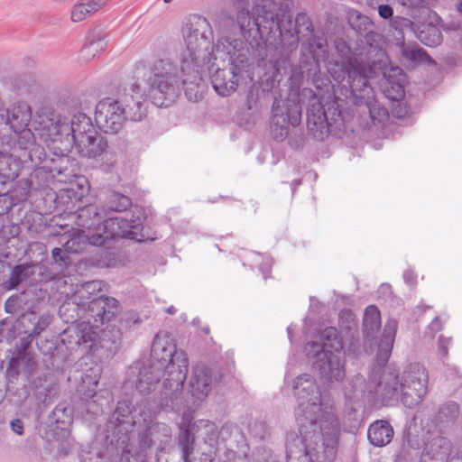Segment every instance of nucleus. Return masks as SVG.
<instances>
[{
  "mask_svg": "<svg viewBox=\"0 0 462 462\" xmlns=\"http://www.w3.org/2000/svg\"><path fill=\"white\" fill-rule=\"evenodd\" d=\"M185 50L180 54V72L169 59L153 62L147 79L148 95L159 107L169 106L180 96L182 88L189 100L201 97L199 88L205 69L211 70L216 54L214 33L209 22L201 15H191L181 28Z\"/></svg>",
  "mask_w": 462,
  "mask_h": 462,
  "instance_id": "obj_1",
  "label": "nucleus"
},
{
  "mask_svg": "<svg viewBox=\"0 0 462 462\" xmlns=\"http://www.w3.org/2000/svg\"><path fill=\"white\" fill-rule=\"evenodd\" d=\"M429 376L426 368L420 363H411L405 366L401 376L393 370L388 369L376 381L373 375L366 384L361 376H356L345 389L346 398L359 399L367 387L368 394L383 404L400 397L402 404L408 408L419 405L428 391Z\"/></svg>",
  "mask_w": 462,
  "mask_h": 462,
  "instance_id": "obj_2",
  "label": "nucleus"
},
{
  "mask_svg": "<svg viewBox=\"0 0 462 462\" xmlns=\"http://www.w3.org/2000/svg\"><path fill=\"white\" fill-rule=\"evenodd\" d=\"M292 389L298 404L299 430L311 427L315 430H341L333 402L321 392L313 376L300 374L293 381Z\"/></svg>",
  "mask_w": 462,
  "mask_h": 462,
  "instance_id": "obj_3",
  "label": "nucleus"
},
{
  "mask_svg": "<svg viewBox=\"0 0 462 462\" xmlns=\"http://www.w3.org/2000/svg\"><path fill=\"white\" fill-rule=\"evenodd\" d=\"M148 104L141 86L133 83L129 88L119 92L116 97H104L95 107V121L104 132L119 133L127 120L141 122L147 116Z\"/></svg>",
  "mask_w": 462,
  "mask_h": 462,
  "instance_id": "obj_4",
  "label": "nucleus"
},
{
  "mask_svg": "<svg viewBox=\"0 0 462 462\" xmlns=\"http://www.w3.org/2000/svg\"><path fill=\"white\" fill-rule=\"evenodd\" d=\"M220 60L222 67L218 64L211 76V83L216 92L227 97L235 92L238 86L250 77V51L239 39L230 41L227 38L220 39L216 44V54L213 59Z\"/></svg>",
  "mask_w": 462,
  "mask_h": 462,
  "instance_id": "obj_5",
  "label": "nucleus"
},
{
  "mask_svg": "<svg viewBox=\"0 0 462 462\" xmlns=\"http://www.w3.org/2000/svg\"><path fill=\"white\" fill-rule=\"evenodd\" d=\"M286 438L287 462H334L341 430H299Z\"/></svg>",
  "mask_w": 462,
  "mask_h": 462,
  "instance_id": "obj_6",
  "label": "nucleus"
},
{
  "mask_svg": "<svg viewBox=\"0 0 462 462\" xmlns=\"http://www.w3.org/2000/svg\"><path fill=\"white\" fill-rule=\"evenodd\" d=\"M322 343L309 342L305 351L315 359L313 367L329 382H340L346 376L344 343L336 328H326L321 333Z\"/></svg>",
  "mask_w": 462,
  "mask_h": 462,
  "instance_id": "obj_7",
  "label": "nucleus"
},
{
  "mask_svg": "<svg viewBox=\"0 0 462 462\" xmlns=\"http://www.w3.org/2000/svg\"><path fill=\"white\" fill-rule=\"evenodd\" d=\"M152 356L161 365L167 363L163 376V387L176 394L182 391L188 374L189 360L183 351H177L174 339L165 331L156 334Z\"/></svg>",
  "mask_w": 462,
  "mask_h": 462,
  "instance_id": "obj_8",
  "label": "nucleus"
},
{
  "mask_svg": "<svg viewBox=\"0 0 462 462\" xmlns=\"http://www.w3.org/2000/svg\"><path fill=\"white\" fill-rule=\"evenodd\" d=\"M217 439V427L208 420H198L189 429H180L178 447L182 461L214 462Z\"/></svg>",
  "mask_w": 462,
  "mask_h": 462,
  "instance_id": "obj_9",
  "label": "nucleus"
},
{
  "mask_svg": "<svg viewBox=\"0 0 462 462\" xmlns=\"http://www.w3.org/2000/svg\"><path fill=\"white\" fill-rule=\"evenodd\" d=\"M374 65L366 60H350L341 64L338 70L333 69L331 76L339 84L341 94L346 98H353L356 105H362L363 100L374 95L368 79L377 76L381 69Z\"/></svg>",
  "mask_w": 462,
  "mask_h": 462,
  "instance_id": "obj_10",
  "label": "nucleus"
},
{
  "mask_svg": "<svg viewBox=\"0 0 462 462\" xmlns=\"http://www.w3.org/2000/svg\"><path fill=\"white\" fill-rule=\"evenodd\" d=\"M306 117L308 133L314 139L324 140L328 134L340 137L345 132V119L336 99L324 105L313 96L309 101Z\"/></svg>",
  "mask_w": 462,
  "mask_h": 462,
  "instance_id": "obj_11",
  "label": "nucleus"
},
{
  "mask_svg": "<svg viewBox=\"0 0 462 462\" xmlns=\"http://www.w3.org/2000/svg\"><path fill=\"white\" fill-rule=\"evenodd\" d=\"M118 313V302L115 298L104 297L93 298L88 302V307L83 309L78 316L83 319L82 321L89 322L94 330L98 332V337L106 346L108 342L116 343L119 337V330H112V336L109 337L107 328L108 323L113 320Z\"/></svg>",
  "mask_w": 462,
  "mask_h": 462,
  "instance_id": "obj_12",
  "label": "nucleus"
},
{
  "mask_svg": "<svg viewBox=\"0 0 462 462\" xmlns=\"http://www.w3.org/2000/svg\"><path fill=\"white\" fill-rule=\"evenodd\" d=\"M104 234L97 233L88 236V243L95 246L104 245L107 240L115 237H123L136 242L153 240L150 238L141 226L140 223L127 218L111 217L104 220Z\"/></svg>",
  "mask_w": 462,
  "mask_h": 462,
  "instance_id": "obj_13",
  "label": "nucleus"
},
{
  "mask_svg": "<svg viewBox=\"0 0 462 462\" xmlns=\"http://www.w3.org/2000/svg\"><path fill=\"white\" fill-rule=\"evenodd\" d=\"M79 168L76 159L67 154H54L45 162L43 166L37 168L30 175L25 184L32 188L34 185V180L42 174H49L59 182L71 181L79 176Z\"/></svg>",
  "mask_w": 462,
  "mask_h": 462,
  "instance_id": "obj_14",
  "label": "nucleus"
},
{
  "mask_svg": "<svg viewBox=\"0 0 462 462\" xmlns=\"http://www.w3.org/2000/svg\"><path fill=\"white\" fill-rule=\"evenodd\" d=\"M270 122L271 134L274 140L282 142L289 134V125L297 126L301 120V110L298 104L275 100Z\"/></svg>",
  "mask_w": 462,
  "mask_h": 462,
  "instance_id": "obj_15",
  "label": "nucleus"
},
{
  "mask_svg": "<svg viewBox=\"0 0 462 462\" xmlns=\"http://www.w3.org/2000/svg\"><path fill=\"white\" fill-rule=\"evenodd\" d=\"M61 342L70 350L82 347L85 352L91 354H95L99 348L108 347L98 337V332L87 321L67 328L61 334Z\"/></svg>",
  "mask_w": 462,
  "mask_h": 462,
  "instance_id": "obj_16",
  "label": "nucleus"
},
{
  "mask_svg": "<svg viewBox=\"0 0 462 462\" xmlns=\"http://www.w3.org/2000/svg\"><path fill=\"white\" fill-rule=\"evenodd\" d=\"M82 157L95 159L106 167L107 170L115 167L118 162L117 152L108 145L106 137L96 131L95 134L86 137L76 145Z\"/></svg>",
  "mask_w": 462,
  "mask_h": 462,
  "instance_id": "obj_17",
  "label": "nucleus"
},
{
  "mask_svg": "<svg viewBox=\"0 0 462 462\" xmlns=\"http://www.w3.org/2000/svg\"><path fill=\"white\" fill-rule=\"evenodd\" d=\"M96 127L91 118L85 113L74 114L69 123L59 120L57 124V134L60 135H71L75 146L81 143L86 137L96 134Z\"/></svg>",
  "mask_w": 462,
  "mask_h": 462,
  "instance_id": "obj_18",
  "label": "nucleus"
},
{
  "mask_svg": "<svg viewBox=\"0 0 462 462\" xmlns=\"http://www.w3.org/2000/svg\"><path fill=\"white\" fill-rule=\"evenodd\" d=\"M383 77V87L387 97L393 100H400L404 97V86L406 74L397 66H388L387 60L382 69L378 70Z\"/></svg>",
  "mask_w": 462,
  "mask_h": 462,
  "instance_id": "obj_19",
  "label": "nucleus"
},
{
  "mask_svg": "<svg viewBox=\"0 0 462 462\" xmlns=\"http://www.w3.org/2000/svg\"><path fill=\"white\" fill-rule=\"evenodd\" d=\"M423 445V462H459L458 457H450L451 443L444 437L435 436Z\"/></svg>",
  "mask_w": 462,
  "mask_h": 462,
  "instance_id": "obj_20",
  "label": "nucleus"
},
{
  "mask_svg": "<svg viewBox=\"0 0 462 462\" xmlns=\"http://www.w3.org/2000/svg\"><path fill=\"white\" fill-rule=\"evenodd\" d=\"M101 291V282L99 281H91L81 284L77 288L69 301L63 304L60 310L62 312L64 310H68L70 306L73 310H77L78 313H81L83 309L88 307V302L93 298H98V293Z\"/></svg>",
  "mask_w": 462,
  "mask_h": 462,
  "instance_id": "obj_21",
  "label": "nucleus"
},
{
  "mask_svg": "<svg viewBox=\"0 0 462 462\" xmlns=\"http://www.w3.org/2000/svg\"><path fill=\"white\" fill-rule=\"evenodd\" d=\"M212 390L210 371L202 365L194 367L189 381V393L194 402H203Z\"/></svg>",
  "mask_w": 462,
  "mask_h": 462,
  "instance_id": "obj_22",
  "label": "nucleus"
},
{
  "mask_svg": "<svg viewBox=\"0 0 462 462\" xmlns=\"http://www.w3.org/2000/svg\"><path fill=\"white\" fill-rule=\"evenodd\" d=\"M20 162L12 154L0 152V197H5L17 178Z\"/></svg>",
  "mask_w": 462,
  "mask_h": 462,
  "instance_id": "obj_23",
  "label": "nucleus"
},
{
  "mask_svg": "<svg viewBox=\"0 0 462 462\" xmlns=\"http://www.w3.org/2000/svg\"><path fill=\"white\" fill-rule=\"evenodd\" d=\"M107 47L106 35L100 31L93 30L88 32L86 42L79 52V60L88 63Z\"/></svg>",
  "mask_w": 462,
  "mask_h": 462,
  "instance_id": "obj_24",
  "label": "nucleus"
},
{
  "mask_svg": "<svg viewBox=\"0 0 462 462\" xmlns=\"http://www.w3.org/2000/svg\"><path fill=\"white\" fill-rule=\"evenodd\" d=\"M363 36L369 48L366 52V61L374 63V66L377 68H383L384 61L388 60L387 55L383 49L384 42L383 35L374 29L371 30V32H367Z\"/></svg>",
  "mask_w": 462,
  "mask_h": 462,
  "instance_id": "obj_25",
  "label": "nucleus"
},
{
  "mask_svg": "<svg viewBox=\"0 0 462 462\" xmlns=\"http://www.w3.org/2000/svg\"><path fill=\"white\" fill-rule=\"evenodd\" d=\"M396 328L397 321L395 319H389L384 325L376 355V362L380 366L384 365L391 356Z\"/></svg>",
  "mask_w": 462,
  "mask_h": 462,
  "instance_id": "obj_26",
  "label": "nucleus"
},
{
  "mask_svg": "<svg viewBox=\"0 0 462 462\" xmlns=\"http://www.w3.org/2000/svg\"><path fill=\"white\" fill-rule=\"evenodd\" d=\"M31 107L24 102L11 105L5 115V123L14 131H20L27 125L31 120Z\"/></svg>",
  "mask_w": 462,
  "mask_h": 462,
  "instance_id": "obj_27",
  "label": "nucleus"
},
{
  "mask_svg": "<svg viewBox=\"0 0 462 462\" xmlns=\"http://www.w3.org/2000/svg\"><path fill=\"white\" fill-rule=\"evenodd\" d=\"M135 380V388L141 394H148L153 391L161 376L160 368L154 365L142 366L137 373Z\"/></svg>",
  "mask_w": 462,
  "mask_h": 462,
  "instance_id": "obj_28",
  "label": "nucleus"
},
{
  "mask_svg": "<svg viewBox=\"0 0 462 462\" xmlns=\"http://www.w3.org/2000/svg\"><path fill=\"white\" fill-rule=\"evenodd\" d=\"M370 443L375 447H384L393 437V430L386 420H376L372 423L367 431Z\"/></svg>",
  "mask_w": 462,
  "mask_h": 462,
  "instance_id": "obj_29",
  "label": "nucleus"
},
{
  "mask_svg": "<svg viewBox=\"0 0 462 462\" xmlns=\"http://www.w3.org/2000/svg\"><path fill=\"white\" fill-rule=\"evenodd\" d=\"M82 182H72L68 181L69 183V187L60 189L59 194H53L54 199H52V202H57L59 199L61 202H79L84 198V196L88 193V188L86 185L87 180L84 178H79Z\"/></svg>",
  "mask_w": 462,
  "mask_h": 462,
  "instance_id": "obj_30",
  "label": "nucleus"
},
{
  "mask_svg": "<svg viewBox=\"0 0 462 462\" xmlns=\"http://www.w3.org/2000/svg\"><path fill=\"white\" fill-rule=\"evenodd\" d=\"M415 34L420 42L429 47H437L443 40L440 29L431 23L417 26Z\"/></svg>",
  "mask_w": 462,
  "mask_h": 462,
  "instance_id": "obj_31",
  "label": "nucleus"
},
{
  "mask_svg": "<svg viewBox=\"0 0 462 462\" xmlns=\"http://www.w3.org/2000/svg\"><path fill=\"white\" fill-rule=\"evenodd\" d=\"M115 415H116V420L121 422H125V419L120 420L119 417L127 418L128 415H131L133 424L141 422V419H139L138 416L142 418L144 423L152 420L151 412L143 411L141 407L132 409L125 401L118 402Z\"/></svg>",
  "mask_w": 462,
  "mask_h": 462,
  "instance_id": "obj_32",
  "label": "nucleus"
},
{
  "mask_svg": "<svg viewBox=\"0 0 462 462\" xmlns=\"http://www.w3.org/2000/svg\"><path fill=\"white\" fill-rule=\"evenodd\" d=\"M401 51L403 58L413 63L434 62L425 50L416 43H404L401 45Z\"/></svg>",
  "mask_w": 462,
  "mask_h": 462,
  "instance_id": "obj_33",
  "label": "nucleus"
},
{
  "mask_svg": "<svg viewBox=\"0 0 462 462\" xmlns=\"http://www.w3.org/2000/svg\"><path fill=\"white\" fill-rule=\"evenodd\" d=\"M381 326L380 311L374 305L368 306L364 313L363 328L366 337H373Z\"/></svg>",
  "mask_w": 462,
  "mask_h": 462,
  "instance_id": "obj_34",
  "label": "nucleus"
},
{
  "mask_svg": "<svg viewBox=\"0 0 462 462\" xmlns=\"http://www.w3.org/2000/svg\"><path fill=\"white\" fill-rule=\"evenodd\" d=\"M362 107V112H368L374 123H383L388 118V111L385 107L382 106L375 99L374 96L369 99L363 100L362 105H357Z\"/></svg>",
  "mask_w": 462,
  "mask_h": 462,
  "instance_id": "obj_35",
  "label": "nucleus"
},
{
  "mask_svg": "<svg viewBox=\"0 0 462 462\" xmlns=\"http://www.w3.org/2000/svg\"><path fill=\"white\" fill-rule=\"evenodd\" d=\"M308 42V46L314 60H325L328 56V42L327 40L321 36L315 34L314 32L309 36L305 37Z\"/></svg>",
  "mask_w": 462,
  "mask_h": 462,
  "instance_id": "obj_36",
  "label": "nucleus"
},
{
  "mask_svg": "<svg viewBox=\"0 0 462 462\" xmlns=\"http://www.w3.org/2000/svg\"><path fill=\"white\" fill-rule=\"evenodd\" d=\"M237 26L240 31L241 36L247 40L252 36V33L259 32V25L257 22L253 19L248 12H240L237 15Z\"/></svg>",
  "mask_w": 462,
  "mask_h": 462,
  "instance_id": "obj_37",
  "label": "nucleus"
},
{
  "mask_svg": "<svg viewBox=\"0 0 462 462\" xmlns=\"http://www.w3.org/2000/svg\"><path fill=\"white\" fill-rule=\"evenodd\" d=\"M349 23L351 27L360 35L371 32V30L375 29L374 23L372 20L358 12H353L349 15Z\"/></svg>",
  "mask_w": 462,
  "mask_h": 462,
  "instance_id": "obj_38",
  "label": "nucleus"
},
{
  "mask_svg": "<svg viewBox=\"0 0 462 462\" xmlns=\"http://www.w3.org/2000/svg\"><path fill=\"white\" fill-rule=\"evenodd\" d=\"M30 389L37 400L45 402L51 391V385L43 378H36L30 383Z\"/></svg>",
  "mask_w": 462,
  "mask_h": 462,
  "instance_id": "obj_39",
  "label": "nucleus"
},
{
  "mask_svg": "<svg viewBox=\"0 0 462 462\" xmlns=\"http://www.w3.org/2000/svg\"><path fill=\"white\" fill-rule=\"evenodd\" d=\"M295 31L301 37H307L314 32L312 23L305 13H299L295 18Z\"/></svg>",
  "mask_w": 462,
  "mask_h": 462,
  "instance_id": "obj_40",
  "label": "nucleus"
},
{
  "mask_svg": "<svg viewBox=\"0 0 462 462\" xmlns=\"http://www.w3.org/2000/svg\"><path fill=\"white\" fill-rule=\"evenodd\" d=\"M251 263L253 267H258L259 270L263 274L264 278H266L267 273L270 272L273 261L269 256H263L258 253H251Z\"/></svg>",
  "mask_w": 462,
  "mask_h": 462,
  "instance_id": "obj_41",
  "label": "nucleus"
},
{
  "mask_svg": "<svg viewBox=\"0 0 462 462\" xmlns=\"http://www.w3.org/2000/svg\"><path fill=\"white\" fill-rule=\"evenodd\" d=\"M339 327L346 329L352 336L353 332L356 331V321L354 314L349 310L341 311L339 314Z\"/></svg>",
  "mask_w": 462,
  "mask_h": 462,
  "instance_id": "obj_42",
  "label": "nucleus"
},
{
  "mask_svg": "<svg viewBox=\"0 0 462 462\" xmlns=\"http://www.w3.org/2000/svg\"><path fill=\"white\" fill-rule=\"evenodd\" d=\"M27 269L28 266L25 264L15 265L12 269L8 282L9 289H14L24 278L28 276L26 273Z\"/></svg>",
  "mask_w": 462,
  "mask_h": 462,
  "instance_id": "obj_43",
  "label": "nucleus"
},
{
  "mask_svg": "<svg viewBox=\"0 0 462 462\" xmlns=\"http://www.w3.org/2000/svg\"><path fill=\"white\" fill-rule=\"evenodd\" d=\"M392 25L402 33L410 31L415 33L417 26L408 18L396 16L393 19Z\"/></svg>",
  "mask_w": 462,
  "mask_h": 462,
  "instance_id": "obj_44",
  "label": "nucleus"
},
{
  "mask_svg": "<svg viewBox=\"0 0 462 462\" xmlns=\"http://www.w3.org/2000/svg\"><path fill=\"white\" fill-rule=\"evenodd\" d=\"M335 46L338 54L343 58L347 60L346 62L350 60H358L356 58L351 57V49L348 46L347 42L343 39H337L335 42Z\"/></svg>",
  "mask_w": 462,
  "mask_h": 462,
  "instance_id": "obj_45",
  "label": "nucleus"
},
{
  "mask_svg": "<svg viewBox=\"0 0 462 462\" xmlns=\"http://www.w3.org/2000/svg\"><path fill=\"white\" fill-rule=\"evenodd\" d=\"M91 15L85 3L78 4L73 6L71 11V20L75 23L83 21L87 16Z\"/></svg>",
  "mask_w": 462,
  "mask_h": 462,
  "instance_id": "obj_46",
  "label": "nucleus"
},
{
  "mask_svg": "<svg viewBox=\"0 0 462 462\" xmlns=\"http://www.w3.org/2000/svg\"><path fill=\"white\" fill-rule=\"evenodd\" d=\"M459 412V407L456 402H447L440 410V413L447 419H455Z\"/></svg>",
  "mask_w": 462,
  "mask_h": 462,
  "instance_id": "obj_47",
  "label": "nucleus"
},
{
  "mask_svg": "<svg viewBox=\"0 0 462 462\" xmlns=\"http://www.w3.org/2000/svg\"><path fill=\"white\" fill-rule=\"evenodd\" d=\"M84 383H88L91 386V389H88L87 393V396L93 397L95 394V389L98 384L99 375L95 374L93 377L88 374H86L85 377L82 378Z\"/></svg>",
  "mask_w": 462,
  "mask_h": 462,
  "instance_id": "obj_48",
  "label": "nucleus"
},
{
  "mask_svg": "<svg viewBox=\"0 0 462 462\" xmlns=\"http://www.w3.org/2000/svg\"><path fill=\"white\" fill-rule=\"evenodd\" d=\"M451 337H439L438 340V355L440 358L445 357L448 355V346L450 344Z\"/></svg>",
  "mask_w": 462,
  "mask_h": 462,
  "instance_id": "obj_49",
  "label": "nucleus"
},
{
  "mask_svg": "<svg viewBox=\"0 0 462 462\" xmlns=\"http://www.w3.org/2000/svg\"><path fill=\"white\" fill-rule=\"evenodd\" d=\"M106 2L107 0H90L89 2L86 3L85 5L88 7L89 13L93 14L103 6H105Z\"/></svg>",
  "mask_w": 462,
  "mask_h": 462,
  "instance_id": "obj_50",
  "label": "nucleus"
},
{
  "mask_svg": "<svg viewBox=\"0 0 462 462\" xmlns=\"http://www.w3.org/2000/svg\"><path fill=\"white\" fill-rule=\"evenodd\" d=\"M51 323L50 316H42L33 328L34 334H40Z\"/></svg>",
  "mask_w": 462,
  "mask_h": 462,
  "instance_id": "obj_51",
  "label": "nucleus"
},
{
  "mask_svg": "<svg viewBox=\"0 0 462 462\" xmlns=\"http://www.w3.org/2000/svg\"><path fill=\"white\" fill-rule=\"evenodd\" d=\"M379 15L383 19H389L393 17V10L389 5H380L378 6Z\"/></svg>",
  "mask_w": 462,
  "mask_h": 462,
  "instance_id": "obj_52",
  "label": "nucleus"
},
{
  "mask_svg": "<svg viewBox=\"0 0 462 462\" xmlns=\"http://www.w3.org/2000/svg\"><path fill=\"white\" fill-rule=\"evenodd\" d=\"M226 456V461L225 462H249L245 456H236L232 451H228Z\"/></svg>",
  "mask_w": 462,
  "mask_h": 462,
  "instance_id": "obj_53",
  "label": "nucleus"
},
{
  "mask_svg": "<svg viewBox=\"0 0 462 462\" xmlns=\"http://www.w3.org/2000/svg\"><path fill=\"white\" fill-rule=\"evenodd\" d=\"M11 429L14 432L18 435H22L23 433V423L21 420L15 419L13 420L10 423Z\"/></svg>",
  "mask_w": 462,
  "mask_h": 462,
  "instance_id": "obj_54",
  "label": "nucleus"
},
{
  "mask_svg": "<svg viewBox=\"0 0 462 462\" xmlns=\"http://www.w3.org/2000/svg\"><path fill=\"white\" fill-rule=\"evenodd\" d=\"M52 257L54 258L56 263H65L68 256L62 253V250L60 248H54L52 250Z\"/></svg>",
  "mask_w": 462,
  "mask_h": 462,
  "instance_id": "obj_55",
  "label": "nucleus"
},
{
  "mask_svg": "<svg viewBox=\"0 0 462 462\" xmlns=\"http://www.w3.org/2000/svg\"><path fill=\"white\" fill-rule=\"evenodd\" d=\"M78 244V239L77 238H71L70 240H69L65 245H64V247H65V250L67 252H73V253H76L79 251V245L77 247H75V245Z\"/></svg>",
  "mask_w": 462,
  "mask_h": 462,
  "instance_id": "obj_56",
  "label": "nucleus"
},
{
  "mask_svg": "<svg viewBox=\"0 0 462 462\" xmlns=\"http://www.w3.org/2000/svg\"><path fill=\"white\" fill-rule=\"evenodd\" d=\"M429 4L428 0H405L403 5L414 6V7H422Z\"/></svg>",
  "mask_w": 462,
  "mask_h": 462,
  "instance_id": "obj_57",
  "label": "nucleus"
},
{
  "mask_svg": "<svg viewBox=\"0 0 462 462\" xmlns=\"http://www.w3.org/2000/svg\"><path fill=\"white\" fill-rule=\"evenodd\" d=\"M429 328L433 332L439 331L441 329V328H442V323H441V320L439 319V318H435L432 320V322L430 324Z\"/></svg>",
  "mask_w": 462,
  "mask_h": 462,
  "instance_id": "obj_58",
  "label": "nucleus"
},
{
  "mask_svg": "<svg viewBox=\"0 0 462 462\" xmlns=\"http://www.w3.org/2000/svg\"><path fill=\"white\" fill-rule=\"evenodd\" d=\"M113 198L110 199L111 202L115 201H120L122 199H125V197L118 192L112 191Z\"/></svg>",
  "mask_w": 462,
  "mask_h": 462,
  "instance_id": "obj_59",
  "label": "nucleus"
},
{
  "mask_svg": "<svg viewBox=\"0 0 462 462\" xmlns=\"http://www.w3.org/2000/svg\"><path fill=\"white\" fill-rule=\"evenodd\" d=\"M258 462H279V461L273 455H269L266 458H264L263 460H259Z\"/></svg>",
  "mask_w": 462,
  "mask_h": 462,
  "instance_id": "obj_60",
  "label": "nucleus"
},
{
  "mask_svg": "<svg viewBox=\"0 0 462 462\" xmlns=\"http://www.w3.org/2000/svg\"><path fill=\"white\" fill-rule=\"evenodd\" d=\"M408 441H409L410 445L412 446V447H414V446H416V448H420V447L419 443H416V444L413 443V440L411 439V430H409V432H408Z\"/></svg>",
  "mask_w": 462,
  "mask_h": 462,
  "instance_id": "obj_61",
  "label": "nucleus"
},
{
  "mask_svg": "<svg viewBox=\"0 0 462 462\" xmlns=\"http://www.w3.org/2000/svg\"><path fill=\"white\" fill-rule=\"evenodd\" d=\"M404 279L407 282H412V280L413 278L411 277V274L410 273V272H406L404 273Z\"/></svg>",
  "mask_w": 462,
  "mask_h": 462,
  "instance_id": "obj_62",
  "label": "nucleus"
},
{
  "mask_svg": "<svg viewBox=\"0 0 462 462\" xmlns=\"http://www.w3.org/2000/svg\"><path fill=\"white\" fill-rule=\"evenodd\" d=\"M166 311L169 313V314H174L176 312V310L174 307H170L166 310Z\"/></svg>",
  "mask_w": 462,
  "mask_h": 462,
  "instance_id": "obj_63",
  "label": "nucleus"
},
{
  "mask_svg": "<svg viewBox=\"0 0 462 462\" xmlns=\"http://www.w3.org/2000/svg\"><path fill=\"white\" fill-rule=\"evenodd\" d=\"M457 10L462 14V1L457 5Z\"/></svg>",
  "mask_w": 462,
  "mask_h": 462,
  "instance_id": "obj_64",
  "label": "nucleus"
}]
</instances>
